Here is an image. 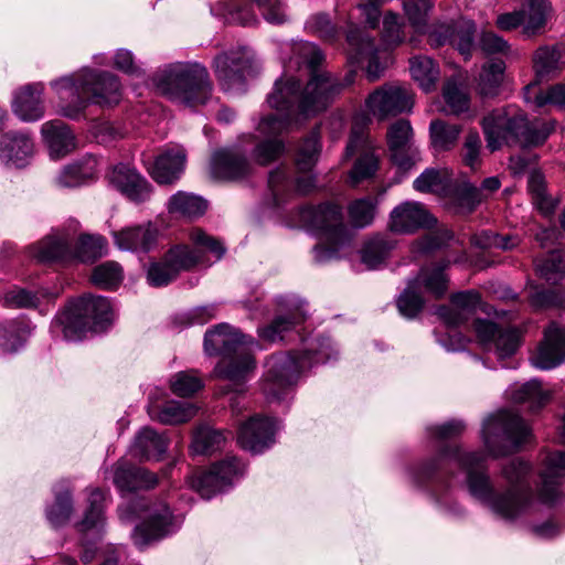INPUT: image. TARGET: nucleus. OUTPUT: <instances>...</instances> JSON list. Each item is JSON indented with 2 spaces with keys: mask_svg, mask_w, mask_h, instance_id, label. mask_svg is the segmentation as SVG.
Returning a JSON list of instances; mask_svg holds the SVG:
<instances>
[{
  "mask_svg": "<svg viewBox=\"0 0 565 565\" xmlns=\"http://www.w3.org/2000/svg\"><path fill=\"white\" fill-rule=\"evenodd\" d=\"M454 466L466 473L470 494L484 503L499 519L515 522L531 508L533 491L527 480L531 468L519 458L502 467L501 476L507 482L503 490L494 489L491 482L487 455L483 451H466L459 445H441L435 456L413 468L412 478L418 484L441 483L454 475Z\"/></svg>",
  "mask_w": 565,
  "mask_h": 565,
  "instance_id": "obj_1",
  "label": "nucleus"
},
{
  "mask_svg": "<svg viewBox=\"0 0 565 565\" xmlns=\"http://www.w3.org/2000/svg\"><path fill=\"white\" fill-rule=\"evenodd\" d=\"M296 50L311 70L310 79L303 88L294 77H281L275 82L267 103L277 113L262 117L257 125V131L267 138L253 151L260 166L269 164L284 153L285 145L278 136L287 131L298 117L309 118L324 110L344 87L354 82L355 71H350L342 82L330 73L318 71L324 56L316 44L305 42Z\"/></svg>",
  "mask_w": 565,
  "mask_h": 565,
  "instance_id": "obj_2",
  "label": "nucleus"
},
{
  "mask_svg": "<svg viewBox=\"0 0 565 565\" xmlns=\"http://www.w3.org/2000/svg\"><path fill=\"white\" fill-rule=\"evenodd\" d=\"M51 87L58 98L57 114L71 120L84 118L90 104L109 107L121 99L119 78L104 71L83 68L52 81Z\"/></svg>",
  "mask_w": 565,
  "mask_h": 565,
  "instance_id": "obj_3",
  "label": "nucleus"
},
{
  "mask_svg": "<svg viewBox=\"0 0 565 565\" xmlns=\"http://www.w3.org/2000/svg\"><path fill=\"white\" fill-rule=\"evenodd\" d=\"M254 348L260 349L257 340L225 322L212 327L204 334L205 352L223 358L215 366L216 375L235 384L244 382L248 373L254 371Z\"/></svg>",
  "mask_w": 565,
  "mask_h": 565,
  "instance_id": "obj_4",
  "label": "nucleus"
},
{
  "mask_svg": "<svg viewBox=\"0 0 565 565\" xmlns=\"http://www.w3.org/2000/svg\"><path fill=\"white\" fill-rule=\"evenodd\" d=\"M487 147L491 151L500 149L504 143L521 147L542 145L553 126L548 122L529 121L523 113L511 108H497L487 114L481 120Z\"/></svg>",
  "mask_w": 565,
  "mask_h": 565,
  "instance_id": "obj_5",
  "label": "nucleus"
},
{
  "mask_svg": "<svg viewBox=\"0 0 565 565\" xmlns=\"http://www.w3.org/2000/svg\"><path fill=\"white\" fill-rule=\"evenodd\" d=\"M159 93L186 107L205 105L213 94L207 68L198 62L172 63L153 76Z\"/></svg>",
  "mask_w": 565,
  "mask_h": 565,
  "instance_id": "obj_6",
  "label": "nucleus"
},
{
  "mask_svg": "<svg viewBox=\"0 0 565 565\" xmlns=\"http://www.w3.org/2000/svg\"><path fill=\"white\" fill-rule=\"evenodd\" d=\"M330 343L320 344L317 349L302 352L277 353L267 362V372L263 383V392L268 401L282 398L285 390L294 385L301 374L312 366L330 361L337 356Z\"/></svg>",
  "mask_w": 565,
  "mask_h": 565,
  "instance_id": "obj_7",
  "label": "nucleus"
},
{
  "mask_svg": "<svg viewBox=\"0 0 565 565\" xmlns=\"http://www.w3.org/2000/svg\"><path fill=\"white\" fill-rule=\"evenodd\" d=\"M299 222L326 239V244L313 247V258L324 263L339 257L341 248L348 246L352 234L344 222L342 207L332 202L306 205L298 210Z\"/></svg>",
  "mask_w": 565,
  "mask_h": 565,
  "instance_id": "obj_8",
  "label": "nucleus"
},
{
  "mask_svg": "<svg viewBox=\"0 0 565 565\" xmlns=\"http://www.w3.org/2000/svg\"><path fill=\"white\" fill-rule=\"evenodd\" d=\"M114 311L109 300L103 296H83L56 317L52 332H61L68 341L81 340L88 331H102L113 321Z\"/></svg>",
  "mask_w": 565,
  "mask_h": 565,
  "instance_id": "obj_9",
  "label": "nucleus"
},
{
  "mask_svg": "<svg viewBox=\"0 0 565 565\" xmlns=\"http://www.w3.org/2000/svg\"><path fill=\"white\" fill-rule=\"evenodd\" d=\"M530 437L531 430L523 418L508 411L489 416L482 424L481 438L493 458L518 450Z\"/></svg>",
  "mask_w": 565,
  "mask_h": 565,
  "instance_id": "obj_10",
  "label": "nucleus"
},
{
  "mask_svg": "<svg viewBox=\"0 0 565 565\" xmlns=\"http://www.w3.org/2000/svg\"><path fill=\"white\" fill-rule=\"evenodd\" d=\"M189 238L193 246L177 244L164 253L179 275L182 271H190L196 266H210L218 262L226 252L220 239L209 235L202 228H193Z\"/></svg>",
  "mask_w": 565,
  "mask_h": 565,
  "instance_id": "obj_11",
  "label": "nucleus"
},
{
  "mask_svg": "<svg viewBox=\"0 0 565 565\" xmlns=\"http://www.w3.org/2000/svg\"><path fill=\"white\" fill-rule=\"evenodd\" d=\"M367 120L364 116L354 119L345 148V156L348 158L359 153L349 173L350 184L353 186L372 178L379 169V158L374 153V146L364 130Z\"/></svg>",
  "mask_w": 565,
  "mask_h": 565,
  "instance_id": "obj_12",
  "label": "nucleus"
},
{
  "mask_svg": "<svg viewBox=\"0 0 565 565\" xmlns=\"http://www.w3.org/2000/svg\"><path fill=\"white\" fill-rule=\"evenodd\" d=\"M212 68L223 90L243 88L253 70V54L247 46L223 51L213 58Z\"/></svg>",
  "mask_w": 565,
  "mask_h": 565,
  "instance_id": "obj_13",
  "label": "nucleus"
},
{
  "mask_svg": "<svg viewBox=\"0 0 565 565\" xmlns=\"http://www.w3.org/2000/svg\"><path fill=\"white\" fill-rule=\"evenodd\" d=\"M244 471L245 465L237 457L230 456L213 463L207 470L192 476L189 482L202 498L210 499L231 487Z\"/></svg>",
  "mask_w": 565,
  "mask_h": 565,
  "instance_id": "obj_14",
  "label": "nucleus"
},
{
  "mask_svg": "<svg viewBox=\"0 0 565 565\" xmlns=\"http://www.w3.org/2000/svg\"><path fill=\"white\" fill-rule=\"evenodd\" d=\"M473 329L483 349L499 361L514 355L521 345L522 333L515 327L502 328L490 320L476 319Z\"/></svg>",
  "mask_w": 565,
  "mask_h": 565,
  "instance_id": "obj_15",
  "label": "nucleus"
},
{
  "mask_svg": "<svg viewBox=\"0 0 565 565\" xmlns=\"http://www.w3.org/2000/svg\"><path fill=\"white\" fill-rule=\"evenodd\" d=\"M414 100L409 89L401 85L385 84L366 99L369 110L380 120L411 111Z\"/></svg>",
  "mask_w": 565,
  "mask_h": 565,
  "instance_id": "obj_16",
  "label": "nucleus"
},
{
  "mask_svg": "<svg viewBox=\"0 0 565 565\" xmlns=\"http://www.w3.org/2000/svg\"><path fill=\"white\" fill-rule=\"evenodd\" d=\"M210 171L216 180L237 182L249 178L254 168L242 149L222 148L213 152Z\"/></svg>",
  "mask_w": 565,
  "mask_h": 565,
  "instance_id": "obj_17",
  "label": "nucleus"
},
{
  "mask_svg": "<svg viewBox=\"0 0 565 565\" xmlns=\"http://www.w3.org/2000/svg\"><path fill=\"white\" fill-rule=\"evenodd\" d=\"M315 186V175H300L294 181L291 170L285 166L270 171L268 175V188L276 206L284 204L295 194H308Z\"/></svg>",
  "mask_w": 565,
  "mask_h": 565,
  "instance_id": "obj_18",
  "label": "nucleus"
},
{
  "mask_svg": "<svg viewBox=\"0 0 565 565\" xmlns=\"http://www.w3.org/2000/svg\"><path fill=\"white\" fill-rule=\"evenodd\" d=\"M172 512L167 503L160 502L148 508L147 519L137 525L132 533L134 543L143 548L153 541L164 537L170 532Z\"/></svg>",
  "mask_w": 565,
  "mask_h": 565,
  "instance_id": "obj_19",
  "label": "nucleus"
},
{
  "mask_svg": "<svg viewBox=\"0 0 565 565\" xmlns=\"http://www.w3.org/2000/svg\"><path fill=\"white\" fill-rule=\"evenodd\" d=\"M347 42L350 46V61L361 63L363 60H367V78L371 82L379 79L384 72V67L377 58L374 39L360 28L351 26L347 32Z\"/></svg>",
  "mask_w": 565,
  "mask_h": 565,
  "instance_id": "obj_20",
  "label": "nucleus"
},
{
  "mask_svg": "<svg viewBox=\"0 0 565 565\" xmlns=\"http://www.w3.org/2000/svg\"><path fill=\"white\" fill-rule=\"evenodd\" d=\"M237 443L244 450L262 454L275 443L274 423L259 415L252 416L239 426Z\"/></svg>",
  "mask_w": 565,
  "mask_h": 565,
  "instance_id": "obj_21",
  "label": "nucleus"
},
{
  "mask_svg": "<svg viewBox=\"0 0 565 565\" xmlns=\"http://www.w3.org/2000/svg\"><path fill=\"white\" fill-rule=\"evenodd\" d=\"M109 182L127 199L142 203L150 199L152 186L135 167L127 163L114 166L109 173Z\"/></svg>",
  "mask_w": 565,
  "mask_h": 565,
  "instance_id": "obj_22",
  "label": "nucleus"
},
{
  "mask_svg": "<svg viewBox=\"0 0 565 565\" xmlns=\"http://www.w3.org/2000/svg\"><path fill=\"white\" fill-rule=\"evenodd\" d=\"M436 223L437 220L419 202H403L390 215L391 231L399 234H411L419 228L433 227Z\"/></svg>",
  "mask_w": 565,
  "mask_h": 565,
  "instance_id": "obj_23",
  "label": "nucleus"
},
{
  "mask_svg": "<svg viewBox=\"0 0 565 565\" xmlns=\"http://www.w3.org/2000/svg\"><path fill=\"white\" fill-rule=\"evenodd\" d=\"M115 245L132 253H149L156 248L159 238V228L152 222L126 226L113 232Z\"/></svg>",
  "mask_w": 565,
  "mask_h": 565,
  "instance_id": "obj_24",
  "label": "nucleus"
},
{
  "mask_svg": "<svg viewBox=\"0 0 565 565\" xmlns=\"http://www.w3.org/2000/svg\"><path fill=\"white\" fill-rule=\"evenodd\" d=\"M565 361V327L551 322L544 331L537 353L533 359L534 365L542 370L553 369Z\"/></svg>",
  "mask_w": 565,
  "mask_h": 565,
  "instance_id": "obj_25",
  "label": "nucleus"
},
{
  "mask_svg": "<svg viewBox=\"0 0 565 565\" xmlns=\"http://www.w3.org/2000/svg\"><path fill=\"white\" fill-rule=\"evenodd\" d=\"M481 303V295L475 289L455 292L450 296V306H440L437 310L443 321L450 327L465 323Z\"/></svg>",
  "mask_w": 565,
  "mask_h": 565,
  "instance_id": "obj_26",
  "label": "nucleus"
},
{
  "mask_svg": "<svg viewBox=\"0 0 565 565\" xmlns=\"http://www.w3.org/2000/svg\"><path fill=\"white\" fill-rule=\"evenodd\" d=\"M541 477L540 500L545 504L557 502L562 497L561 479L565 477V451H554L547 456Z\"/></svg>",
  "mask_w": 565,
  "mask_h": 565,
  "instance_id": "obj_27",
  "label": "nucleus"
},
{
  "mask_svg": "<svg viewBox=\"0 0 565 565\" xmlns=\"http://www.w3.org/2000/svg\"><path fill=\"white\" fill-rule=\"evenodd\" d=\"M113 481L121 492L150 490L158 484L154 473L124 461H118L114 466Z\"/></svg>",
  "mask_w": 565,
  "mask_h": 565,
  "instance_id": "obj_28",
  "label": "nucleus"
},
{
  "mask_svg": "<svg viewBox=\"0 0 565 565\" xmlns=\"http://www.w3.org/2000/svg\"><path fill=\"white\" fill-rule=\"evenodd\" d=\"M40 263H68L74 259L73 241L67 234L50 235L32 247Z\"/></svg>",
  "mask_w": 565,
  "mask_h": 565,
  "instance_id": "obj_29",
  "label": "nucleus"
},
{
  "mask_svg": "<svg viewBox=\"0 0 565 565\" xmlns=\"http://www.w3.org/2000/svg\"><path fill=\"white\" fill-rule=\"evenodd\" d=\"M449 265V260L441 259L437 263L423 266L416 277L409 280L416 284V288L419 291L423 288L426 292L433 295L434 298L440 299L445 296L448 289L449 279L446 275V270Z\"/></svg>",
  "mask_w": 565,
  "mask_h": 565,
  "instance_id": "obj_30",
  "label": "nucleus"
},
{
  "mask_svg": "<svg viewBox=\"0 0 565 565\" xmlns=\"http://www.w3.org/2000/svg\"><path fill=\"white\" fill-rule=\"evenodd\" d=\"M43 86L29 84L15 95L12 105L13 113L23 121H36L44 115L42 100Z\"/></svg>",
  "mask_w": 565,
  "mask_h": 565,
  "instance_id": "obj_31",
  "label": "nucleus"
},
{
  "mask_svg": "<svg viewBox=\"0 0 565 565\" xmlns=\"http://www.w3.org/2000/svg\"><path fill=\"white\" fill-rule=\"evenodd\" d=\"M41 132L52 156L64 157L76 148L75 135L71 127L62 120L44 122Z\"/></svg>",
  "mask_w": 565,
  "mask_h": 565,
  "instance_id": "obj_32",
  "label": "nucleus"
},
{
  "mask_svg": "<svg viewBox=\"0 0 565 565\" xmlns=\"http://www.w3.org/2000/svg\"><path fill=\"white\" fill-rule=\"evenodd\" d=\"M185 158L181 149L167 150L156 158L149 173L157 183L171 184L182 174Z\"/></svg>",
  "mask_w": 565,
  "mask_h": 565,
  "instance_id": "obj_33",
  "label": "nucleus"
},
{
  "mask_svg": "<svg viewBox=\"0 0 565 565\" xmlns=\"http://www.w3.org/2000/svg\"><path fill=\"white\" fill-rule=\"evenodd\" d=\"M564 66L565 47L561 44L542 45L533 54V68L540 81L556 76Z\"/></svg>",
  "mask_w": 565,
  "mask_h": 565,
  "instance_id": "obj_34",
  "label": "nucleus"
},
{
  "mask_svg": "<svg viewBox=\"0 0 565 565\" xmlns=\"http://www.w3.org/2000/svg\"><path fill=\"white\" fill-rule=\"evenodd\" d=\"M307 317V311L300 307L287 315L277 316L269 324L258 329V337L270 343L282 341L285 334L305 322Z\"/></svg>",
  "mask_w": 565,
  "mask_h": 565,
  "instance_id": "obj_35",
  "label": "nucleus"
},
{
  "mask_svg": "<svg viewBox=\"0 0 565 565\" xmlns=\"http://www.w3.org/2000/svg\"><path fill=\"white\" fill-rule=\"evenodd\" d=\"M168 439L163 434L157 433L151 427H143L136 436L132 452L140 459L159 460L166 452Z\"/></svg>",
  "mask_w": 565,
  "mask_h": 565,
  "instance_id": "obj_36",
  "label": "nucleus"
},
{
  "mask_svg": "<svg viewBox=\"0 0 565 565\" xmlns=\"http://www.w3.org/2000/svg\"><path fill=\"white\" fill-rule=\"evenodd\" d=\"M97 160L93 156L85 157L66 166L58 174L56 182L62 188H76L95 178Z\"/></svg>",
  "mask_w": 565,
  "mask_h": 565,
  "instance_id": "obj_37",
  "label": "nucleus"
},
{
  "mask_svg": "<svg viewBox=\"0 0 565 565\" xmlns=\"http://www.w3.org/2000/svg\"><path fill=\"white\" fill-rule=\"evenodd\" d=\"M106 492L99 488L90 489L87 495V507L82 521L76 529L84 533L90 530H102L105 525Z\"/></svg>",
  "mask_w": 565,
  "mask_h": 565,
  "instance_id": "obj_38",
  "label": "nucleus"
},
{
  "mask_svg": "<svg viewBox=\"0 0 565 565\" xmlns=\"http://www.w3.org/2000/svg\"><path fill=\"white\" fill-rule=\"evenodd\" d=\"M196 414V407L189 402L169 401L159 408L149 412L152 419L164 425H177L190 420Z\"/></svg>",
  "mask_w": 565,
  "mask_h": 565,
  "instance_id": "obj_39",
  "label": "nucleus"
},
{
  "mask_svg": "<svg viewBox=\"0 0 565 565\" xmlns=\"http://www.w3.org/2000/svg\"><path fill=\"white\" fill-rule=\"evenodd\" d=\"M32 328L24 319L6 321L0 324V345L7 352H15L23 345Z\"/></svg>",
  "mask_w": 565,
  "mask_h": 565,
  "instance_id": "obj_40",
  "label": "nucleus"
},
{
  "mask_svg": "<svg viewBox=\"0 0 565 565\" xmlns=\"http://www.w3.org/2000/svg\"><path fill=\"white\" fill-rule=\"evenodd\" d=\"M394 242L384 235L370 238L361 250V260L369 269L379 268L388 258Z\"/></svg>",
  "mask_w": 565,
  "mask_h": 565,
  "instance_id": "obj_41",
  "label": "nucleus"
},
{
  "mask_svg": "<svg viewBox=\"0 0 565 565\" xmlns=\"http://www.w3.org/2000/svg\"><path fill=\"white\" fill-rule=\"evenodd\" d=\"M207 202L195 194L179 191L168 202V211L186 217H199L205 213Z\"/></svg>",
  "mask_w": 565,
  "mask_h": 565,
  "instance_id": "obj_42",
  "label": "nucleus"
},
{
  "mask_svg": "<svg viewBox=\"0 0 565 565\" xmlns=\"http://www.w3.org/2000/svg\"><path fill=\"white\" fill-rule=\"evenodd\" d=\"M409 71L413 79L419 87L429 93L436 88L439 78V68L435 61L428 56H415L411 60Z\"/></svg>",
  "mask_w": 565,
  "mask_h": 565,
  "instance_id": "obj_43",
  "label": "nucleus"
},
{
  "mask_svg": "<svg viewBox=\"0 0 565 565\" xmlns=\"http://www.w3.org/2000/svg\"><path fill=\"white\" fill-rule=\"evenodd\" d=\"M461 131V125L449 124L443 119L433 120L429 126L431 145L438 151H448L456 146Z\"/></svg>",
  "mask_w": 565,
  "mask_h": 565,
  "instance_id": "obj_44",
  "label": "nucleus"
},
{
  "mask_svg": "<svg viewBox=\"0 0 565 565\" xmlns=\"http://www.w3.org/2000/svg\"><path fill=\"white\" fill-rule=\"evenodd\" d=\"M0 150L6 152L9 160L18 163L33 152L32 139L22 132H7L0 137Z\"/></svg>",
  "mask_w": 565,
  "mask_h": 565,
  "instance_id": "obj_45",
  "label": "nucleus"
},
{
  "mask_svg": "<svg viewBox=\"0 0 565 565\" xmlns=\"http://www.w3.org/2000/svg\"><path fill=\"white\" fill-rule=\"evenodd\" d=\"M536 274L548 284L556 285L565 277V257L558 250H552L535 259Z\"/></svg>",
  "mask_w": 565,
  "mask_h": 565,
  "instance_id": "obj_46",
  "label": "nucleus"
},
{
  "mask_svg": "<svg viewBox=\"0 0 565 565\" xmlns=\"http://www.w3.org/2000/svg\"><path fill=\"white\" fill-rule=\"evenodd\" d=\"M527 7L522 33L526 38H532L543 31L547 21L550 2L547 0H527Z\"/></svg>",
  "mask_w": 565,
  "mask_h": 565,
  "instance_id": "obj_47",
  "label": "nucleus"
},
{
  "mask_svg": "<svg viewBox=\"0 0 565 565\" xmlns=\"http://www.w3.org/2000/svg\"><path fill=\"white\" fill-rule=\"evenodd\" d=\"M225 441L224 431L201 426L193 436L191 448L195 455H211L220 450Z\"/></svg>",
  "mask_w": 565,
  "mask_h": 565,
  "instance_id": "obj_48",
  "label": "nucleus"
},
{
  "mask_svg": "<svg viewBox=\"0 0 565 565\" xmlns=\"http://www.w3.org/2000/svg\"><path fill=\"white\" fill-rule=\"evenodd\" d=\"M504 70L505 63L502 60L491 61L482 66L478 88L483 97H493L498 94Z\"/></svg>",
  "mask_w": 565,
  "mask_h": 565,
  "instance_id": "obj_49",
  "label": "nucleus"
},
{
  "mask_svg": "<svg viewBox=\"0 0 565 565\" xmlns=\"http://www.w3.org/2000/svg\"><path fill=\"white\" fill-rule=\"evenodd\" d=\"M224 19L230 24L249 26L257 22L252 6L245 0H230L221 2Z\"/></svg>",
  "mask_w": 565,
  "mask_h": 565,
  "instance_id": "obj_50",
  "label": "nucleus"
},
{
  "mask_svg": "<svg viewBox=\"0 0 565 565\" xmlns=\"http://www.w3.org/2000/svg\"><path fill=\"white\" fill-rule=\"evenodd\" d=\"M377 200L365 196L352 201L348 205L350 223L355 228H364L371 225L376 213Z\"/></svg>",
  "mask_w": 565,
  "mask_h": 565,
  "instance_id": "obj_51",
  "label": "nucleus"
},
{
  "mask_svg": "<svg viewBox=\"0 0 565 565\" xmlns=\"http://www.w3.org/2000/svg\"><path fill=\"white\" fill-rule=\"evenodd\" d=\"M106 250V241L102 236L82 235L73 247L74 259L82 263H93L100 258Z\"/></svg>",
  "mask_w": 565,
  "mask_h": 565,
  "instance_id": "obj_52",
  "label": "nucleus"
},
{
  "mask_svg": "<svg viewBox=\"0 0 565 565\" xmlns=\"http://www.w3.org/2000/svg\"><path fill=\"white\" fill-rule=\"evenodd\" d=\"M122 268L116 262H105L96 266L90 276L92 282L100 288L106 290H111L117 288L122 281Z\"/></svg>",
  "mask_w": 565,
  "mask_h": 565,
  "instance_id": "obj_53",
  "label": "nucleus"
},
{
  "mask_svg": "<svg viewBox=\"0 0 565 565\" xmlns=\"http://www.w3.org/2000/svg\"><path fill=\"white\" fill-rule=\"evenodd\" d=\"M425 300L414 281L408 280L406 288L396 299L399 313L406 319H415L424 309Z\"/></svg>",
  "mask_w": 565,
  "mask_h": 565,
  "instance_id": "obj_54",
  "label": "nucleus"
},
{
  "mask_svg": "<svg viewBox=\"0 0 565 565\" xmlns=\"http://www.w3.org/2000/svg\"><path fill=\"white\" fill-rule=\"evenodd\" d=\"M73 510L72 492L65 489L55 493L54 503L46 508V518L54 527H58L68 522Z\"/></svg>",
  "mask_w": 565,
  "mask_h": 565,
  "instance_id": "obj_55",
  "label": "nucleus"
},
{
  "mask_svg": "<svg viewBox=\"0 0 565 565\" xmlns=\"http://www.w3.org/2000/svg\"><path fill=\"white\" fill-rule=\"evenodd\" d=\"M320 153V142H319V134L317 131H312L301 143L297 159L296 166L300 172L307 173L312 170L315 164L318 161V157Z\"/></svg>",
  "mask_w": 565,
  "mask_h": 565,
  "instance_id": "obj_56",
  "label": "nucleus"
},
{
  "mask_svg": "<svg viewBox=\"0 0 565 565\" xmlns=\"http://www.w3.org/2000/svg\"><path fill=\"white\" fill-rule=\"evenodd\" d=\"M515 403L530 402L533 411L540 409L548 399V394L542 390L539 380H531L512 393Z\"/></svg>",
  "mask_w": 565,
  "mask_h": 565,
  "instance_id": "obj_57",
  "label": "nucleus"
},
{
  "mask_svg": "<svg viewBox=\"0 0 565 565\" xmlns=\"http://www.w3.org/2000/svg\"><path fill=\"white\" fill-rule=\"evenodd\" d=\"M524 89L525 100L533 103L536 108L554 105L565 109V84L563 83L552 85L546 90H540L533 98L529 96L531 86L529 85Z\"/></svg>",
  "mask_w": 565,
  "mask_h": 565,
  "instance_id": "obj_58",
  "label": "nucleus"
},
{
  "mask_svg": "<svg viewBox=\"0 0 565 565\" xmlns=\"http://www.w3.org/2000/svg\"><path fill=\"white\" fill-rule=\"evenodd\" d=\"M179 274L167 259L166 254L158 262L150 263L147 270V280L150 286L163 287L177 279Z\"/></svg>",
  "mask_w": 565,
  "mask_h": 565,
  "instance_id": "obj_59",
  "label": "nucleus"
},
{
  "mask_svg": "<svg viewBox=\"0 0 565 565\" xmlns=\"http://www.w3.org/2000/svg\"><path fill=\"white\" fill-rule=\"evenodd\" d=\"M443 97L454 115H460L469 109L470 98L455 81L446 82L443 88Z\"/></svg>",
  "mask_w": 565,
  "mask_h": 565,
  "instance_id": "obj_60",
  "label": "nucleus"
},
{
  "mask_svg": "<svg viewBox=\"0 0 565 565\" xmlns=\"http://www.w3.org/2000/svg\"><path fill=\"white\" fill-rule=\"evenodd\" d=\"M409 23L417 30L424 31L427 26L429 12L434 4L431 0H407L403 3Z\"/></svg>",
  "mask_w": 565,
  "mask_h": 565,
  "instance_id": "obj_61",
  "label": "nucleus"
},
{
  "mask_svg": "<svg viewBox=\"0 0 565 565\" xmlns=\"http://www.w3.org/2000/svg\"><path fill=\"white\" fill-rule=\"evenodd\" d=\"M388 150H398L414 146L413 129L408 120L399 119L392 124L386 134Z\"/></svg>",
  "mask_w": 565,
  "mask_h": 565,
  "instance_id": "obj_62",
  "label": "nucleus"
},
{
  "mask_svg": "<svg viewBox=\"0 0 565 565\" xmlns=\"http://www.w3.org/2000/svg\"><path fill=\"white\" fill-rule=\"evenodd\" d=\"M446 178L440 170L428 168L413 182V186L420 193H436L446 188Z\"/></svg>",
  "mask_w": 565,
  "mask_h": 565,
  "instance_id": "obj_63",
  "label": "nucleus"
},
{
  "mask_svg": "<svg viewBox=\"0 0 565 565\" xmlns=\"http://www.w3.org/2000/svg\"><path fill=\"white\" fill-rule=\"evenodd\" d=\"M306 30L324 41L332 42L338 34L337 26L332 23L330 17L326 13H317L311 15L305 24Z\"/></svg>",
  "mask_w": 565,
  "mask_h": 565,
  "instance_id": "obj_64",
  "label": "nucleus"
}]
</instances>
